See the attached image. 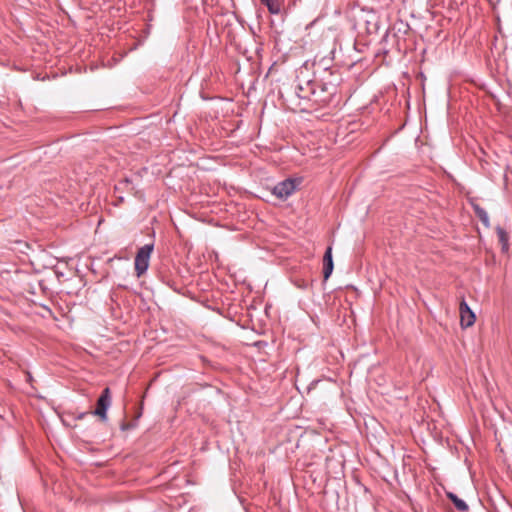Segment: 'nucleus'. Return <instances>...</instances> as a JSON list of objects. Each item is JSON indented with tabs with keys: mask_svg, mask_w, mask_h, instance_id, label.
<instances>
[{
	"mask_svg": "<svg viewBox=\"0 0 512 512\" xmlns=\"http://www.w3.org/2000/svg\"><path fill=\"white\" fill-rule=\"evenodd\" d=\"M296 190V183L292 179H286L273 188V194L282 200L290 197Z\"/></svg>",
	"mask_w": 512,
	"mask_h": 512,
	"instance_id": "20e7f679",
	"label": "nucleus"
},
{
	"mask_svg": "<svg viewBox=\"0 0 512 512\" xmlns=\"http://www.w3.org/2000/svg\"><path fill=\"white\" fill-rule=\"evenodd\" d=\"M447 497L453 502L454 506L458 511L466 512L468 511V505L462 499H460L456 494L452 492L447 493Z\"/></svg>",
	"mask_w": 512,
	"mask_h": 512,
	"instance_id": "1a4fd4ad",
	"label": "nucleus"
},
{
	"mask_svg": "<svg viewBox=\"0 0 512 512\" xmlns=\"http://www.w3.org/2000/svg\"><path fill=\"white\" fill-rule=\"evenodd\" d=\"M153 249V244H146L137 251L134 264L136 275L138 277L142 276L147 271Z\"/></svg>",
	"mask_w": 512,
	"mask_h": 512,
	"instance_id": "7ed1b4c3",
	"label": "nucleus"
},
{
	"mask_svg": "<svg viewBox=\"0 0 512 512\" xmlns=\"http://www.w3.org/2000/svg\"><path fill=\"white\" fill-rule=\"evenodd\" d=\"M460 324L462 328H468L475 323L476 317L465 299L460 302Z\"/></svg>",
	"mask_w": 512,
	"mask_h": 512,
	"instance_id": "423d86ee",
	"label": "nucleus"
},
{
	"mask_svg": "<svg viewBox=\"0 0 512 512\" xmlns=\"http://www.w3.org/2000/svg\"><path fill=\"white\" fill-rule=\"evenodd\" d=\"M313 85V80H302L300 77H298V83L294 90L287 91L285 96L282 94V97L285 98V101L288 103V106H290L291 109L304 110L306 107H303V102H311L314 89Z\"/></svg>",
	"mask_w": 512,
	"mask_h": 512,
	"instance_id": "f257e3e1",
	"label": "nucleus"
},
{
	"mask_svg": "<svg viewBox=\"0 0 512 512\" xmlns=\"http://www.w3.org/2000/svg\"><path fill=\"white\" fill-rule=\"evenodd\" d=\"M496 233L498 235L499 242L502 245L503 251H508L509 249V236L508 233L501 226L496 227Z\"/></svg>",
	"mask_w": 512,
	"mask_h": 512,
	"instance_id": "9d476101",
	"label": "nucleus"
},
{
	"mask_svg": "<svg viewBox=\"0 0 512 512\" xmlns=\"http://www.w3.org/2000/svg\"><path fill=\"white\" fill-rule=\"evenodd\" d=\"M472 207L476 216L479 218L482 224L487 228L490 227V220L486 210L480 207L478 204H472Z\"/></svg>",
	"mask_w": 512,
	"mask_h": 512,
	"instance_id": "6e6552de",
	"label": "nucleus"
},
{
	"mask_svg": "<svg viewBox=\"0 0 512 512\" xmlns=\"http://www.w3.org/2000/svg\"><path fill=\"white\" fill-rule=\"evenodd\" d=\"M334 264L332 257V247L328 246L323 256V276L327 280L333 272Z\"/></svg>",
	"mask_w": 512,
	"mask_h": 512,
	"instance_id": "0eeeda50",
	"label": "nucleus"
},
{
	"mask_svg": "<svg viewBox=\"0 0 512 512\" xmlns=\"http://www.w3.org/2000/svg\"><path fill=\"white\" fill-rule=\"evenodd\" d=\"M311 103L318 106L328 105L336 93V87L332 84H322L314 81Z\"/></svg>",
	"mask_w": 512,
	"mask_h": 512,
	"instance_id": "f03ea898",
	"label": "nucleus"
},
{
	"mask_svg": "<svg viewBox=\"0 0 512 512\" xmlns=\"http://www.w3.org/2000/svg\"><path fill=\"white\" fill-rule=\"evenodd\" d=\"M110 405H111L110 389L105 388L102 391V393L97 401V406L94 411V414L99 416L102 420H106L107 410L110 407Z\"/></svg>",
	"mask_w": 512,
	"mask_h": 512,
	"instance_id": "39448f33",
	"label": "nucleus"
},
{
	"mask_svg": "<svg viewBox=\"0 0 512 512\" xmlns=\"http://www.w3.org/2000/svg\"><path fill=\"white\" fill-rule=\"evenodd\" d=\"M271 14H278L281 11L280 0H261Z\"/></svg>",
	"mask_w": 512,
	"mask_h": 512,
	"instance_id": "9b49d317",
	"label": "nucleus"
}]
</instances>
